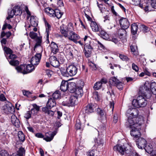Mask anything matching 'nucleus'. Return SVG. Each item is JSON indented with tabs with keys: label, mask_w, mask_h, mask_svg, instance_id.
<instances>
[{
	"label": "nucleus",
	"mask_w": 156,
	"mask_h": 156,
	"mask_svg": "<svg viewBox=\"0 0 156 156\" xmlns=\"http://www.w3.org/2000/svg\"><path fill=\"white\" fill-rule=\"evenodd\" d=\"M62 15V14L58 9H55L54 17H56L57 18L59 19L61 17Z\"/></svg>",
	"instance_id": "obj_44"
},
{
	"label": "nucleus",
	"mask_w": 156,
	"mask_h": 156,
	"mask_svg": "<svg viewBox=\"0 0 156 156\" xmlns=\"http://www.w3.org/2000/svg\"><path fill=\"white\" fill-rule=\"evenodd\" d=\"M93 48L89 44H85L84 47L85 50H93Z\"/></svg>",
	"instance_id": "obj_63"
},
{
	"label": "nucleus",
	"mask_w": 156,
	"mask_h": 156,
	"mask_svg": "<svg viewBox=\"0 0 156 156\" xmlns=\"http://www.w3.org/2000/svg\"><path fill=\"white\" fill-rule=\"evenodd\" d=\"M8 23H9V21H8V22H7L6 21H4V24L2 28V30H4L7 28L9 30H10L12 28V27L11 25Z\"/></svg>",
	"instance_id": "obj_38"
},
{
	"label": "nucleus",
	"mask_w": 156,
	"mask_h": 156,
	"mask_svg": "<svg viewBox=\"0 0 156 156\" xmlns=\"http://www.w3.org/2000/svg\"><path fill=\"white\" fill-rule=\"evenodd\" d=\"M66 99H65L62 103V105L64 106H66L69 107L71 106V105H69V104L68 105V104H70V103L71 102L69 97L67 98L66 97Z\"/></svg>",
	"instance_id": "obj_45"
},
{
	"label": "nucleus",
	"mask_w": 156,
	"mask_h": 156,
	"mask_svg": "<svg viewBox=\"0 0 156 156\" xmlns=\"http://www.w3.org/2000/svg\"><path fill=\"white\" fill-rule=\"evenodd\" d=\"M71 102L70 104H69L70 105H71V106H73L75 104V103L76 102L77 100V96H75L74 94L72 95L69 97ZM69 104L68 103V105Z\"/></svg>",
	"instance_id": "obj_31"
},
{
	"label": "nucleus",
	"mask_w": 156,
	"mask_h": 156,
	"mask_svg": "<svg viewBox=\"0 0 156 156\" xmlns=\"http://www.w3.org/2000/svg\"><path fill=\"white\" fill-rule=\"evenodd\" d=\"M10 64L13 66H16L19 64V62L17 60H11L9 61Z\"/></svg>",
	"instance_id": "obj_53"
},
{
	"label": "nucleus",
	"mask_w": 156,
	"mask_h": 156,
	"mask_svg": "<svg viewBox=\"0 0 156 156\" xmlns=\"http://www.w3.org/2000/svg\"><path fill=\"white\" fill-rule=\"evenodd\" d=\"M45 137L44 138V140L47 142L51 141L53 138L54 135L51 132H49L45 133Z\"/></svg>",
	"instance_id": "obj_19"
},
{
	"label": "nucleus",
	"mask_w": 156,
	"mask_h": 156,
	"mask_svg": "<svg viewBox=\"0 0 156 156\" xmlns=\"http://www.w3.org/2000/svg\"><path fill=\"white\" fill-rule=\"evenodd\" d=\"M0 156H10L6 151L2 150L0 151Z\"/></svg>",
	"instance_id": "obj_58"
},
{
	"label": "nucleus",
	"mask_w": 156,
	"mask_h": 156,
	"mask_svg": "<svg viewBox=\"0 0 156 156\" xmlns=\"http://www.w3.org/2000/svg\"><path fill=\"white\" fill-rule=\"evenodd\" d=\"M131 27V32L133 35H135L136 34L138 28V25L136 23L132 24Z\"/></svg>",
	"instance_id": "obj_30"
},
{
	"label": "nucleus",
	"mask_w": 156,
	"mask_h": 156,
	"mask_svg": "<svg viewBox=\"0 0 156 156\" xmlns=\"http://www.w3.org/2000/svg\"><path fill=\"white\" fill-rule=\"evenodd\" d=\"M18 136L20 141L22 142H24L25 138V136L23 133L21 131H19L18 133Z\"/></svg>",
	"instance_id": "obj_34"
},
{
	"label": "nucleus",
	"mask_w": 156,
	"mask_h": 156,
	"mask_svg": "<svg viewBox=\"0 0 156 156\" xmlns=\"http://www.w3.org/2000/svg\"><path fill=\"white\" fill-rule=\"evenodd\" d=\"M35 41L36 43L34 47V48L38 46H41V44L42 41V37H37L35 39Z\"/></svg>",
	"instance_id": "obj_41"
},
{
	"label": "nucleus",
	"mask_w": 156,
	"mask_h": 156,
	"mask_svg": "<svg viewBox=\"0 0 156 156\" xmlns=\"http://www.w3.org/2000/svg\"><path fill=\"white\" fill-rule=\"evenodd\" d=\"M119 80L115 76L112 77L109 80V82L112 85L114 86L119 82Z\"/></svg>",
	"instance_id": "obj_35"
},
{
	"label": "nucleus",
	"mask_w": 156,
	"mask_h": 156,
	"mask_svg": "<svg viewBox=\"0 0 156 156\" xmlns=\"http://www.w3.org/2000/svg\"><path fill=\"white\" fill-rule=\"evenodd\" d=\"M127 115L128 117L127 123L128 124V127H131L136 122L139 123L140 120H142L144 122L143 117L139 116V111L137 109L131 108L128 109L126 112Z\"/></svg>",
	"instance_id": "obj_1"
},
{
	"label": "nucleus",
	"mask_w": 156,
	"mask_h": 156,
	"mask_svg": "<svg viewBox=\"0 0 156 156\" xmlns=\"http://www.w3.org/2000/svg\"><path fill=\"white\" fill-rule=\"evenodd\" d=\"M69 83L66 81H62L60 89L63 92L66 91L68 90Z\"/></svg>",
	"instance_id": "obj_20"
},
{
	"label": "nucleus",
	"mask_w": 156,
	"mask_h": 156,
	"mask_svg": "<svg viewBox=\"0 0 156 156\" xmlns=\"http://www.w3.org/2000/svg\"><path fill=\"white\" fill-rule=\"evenodd\" d=\"M8 16L6 18V19L7 20H9L10 19L12 18L13 16L15 15V13L13 9L12 10H8Z\"/></svg>",
	"instance_id": "obj_42"
},
{
	"label": "nucleus",
	"mask_w": 156,
	"mask_h": 156,
	"mask_svg": "<svg viewBox=\"0 0 156 156\" xmlns=\"http://www.w3.org/2000/svg\"><path fill=\"white\" fill-rule=\"evenodd\" d=\"M94 96L95 99L99 101L100 100V97L98 95V92H95L94 94Z\"/></svg>",
	"instance_id": "obj_64"
},
{
	"label": "nucleus",
	"mask_w": 156,
	"mask_h": 156,
	"mask_svg": "<svg viewBox=\"0 0 156 156\" xmlns=\"http://www.w3.org/2000/svg\"><path fill=\"white\" fill-rule=\"evenodd\" d=\"M3 49L5 52L7 54H10L12 53V50L9 48L6 47H4L3 48Z\"/></svg>",
	"instance_id": "obj_55"
},
{
	"label": "nucleus",
	"mask_w": 156,
	"mask_h": 156,
	"mask_svg": "<svg viewBox=\"0 0 156 156\" xmlns=\"http://www.w3.org/2000/svg\"><path fill=\"white\" fill-rule=\"evenodd\" d=\"M51 109L47 107H43L42 108V111L45 114H47L50 118H52L54 114V112L51 110Z\"/></svg>",
	"instance_id": "obj_15"
},
{
	"label": "nucleus",
	"mask_w": 156,
	"mask_h": 156,
	"mask_svg": "<svg viewBox=\"0 0 156 156\" xmlns=\"http://www.w3.org/2000/svg\"><path fill=\"white\" fill-rule=\"evenodd\" d=\"M151 92L154 94H156V83L155 82L151 83Z\"/></svg>",
	"instance_id": "obj_47"
},
{
	"label": "nucleus",
	"mask_w": 156,
	"mask_h": 156,
	"mask_svg": "<svg viewBox=\"0 0 156 156\" xmlns=\"http://www.w3.org/2000/svg\"><path fill=\"white\" fill-rule=\"evenodd\" d=\"M60 31L63 36L65 37H68V31L65 30V29H61Z\"/></svg>",
	"instance_id": "obj_57"
},
{
	"label": "nucleus",
	"mask_w": 156,
	"mask_h": 156,
	"mask_svg": "<svg viewBox=\"0 0 156 156\" xmlns=\"http://www.w3.org/2000/svg\"><path fill=\"white\" fill-rule=\"evenodd\" d=\"M67 71L71 76L75 75L77 72V69L76 66L73 65H70L67 67Z\"/></svg>",
	"instance_id": "obj_11"
},
{
	"label": "nucleus",
	"mask_w": 156,
	"mask_h": 156,
	"mask_svg": "<svg viewBox=\"0 0 156 156\" xmlns=\"http://www.w3.org/2000/svg\"><path fill=\"white\" fill-rule=\"evenodd\" d=\"M50 64L55 67H58L59 66V63L56 58L54 56H51L49 58Z\"/></svg>",
	"instance_id": "obj_13"
},
{
	"label": "nucleus",
	"mask_w": 156,
	"mask_h": 156,
	"mask_svg": "<svg viewBox=\"0 0 156 156\" xmlns=\"http://www.w3.org/2000/svg\"><path fill=\"white\" fill-rule=\"evenodd\" d=\"M139 122V123L136 122L133 125L132 129L130 131L131 135L136 138L140 137L141 135L140 130L141 129L142 124L143 122L142 120H140Z\"/></svg>",
	"instance_id": "obj_3"
},
{
	"label": "nucleus",
	"mask_w": 156,
	"mask_h": 156,
	"mask_svg": "<svg viewBox=\"0 0 156 156\" xmlns=\"http://www.w3.org/2000/svg\"><path fill=\"white\" fill-rule=\"evenodd\" d=\"M101 86L102 84L101 82H97L94 84V88L95 90H98L101 88Z\"/></svg>",
	"instance_id": "obj_49"
},
{
	"label": "nucleus",
	"mask_w": 156,
	"mask_h": 156,
	"mask_svg": "<svg viewBox=\"0 0 156 156\" xmlns=\"http://www.w3.org/2000/svg\"><path fill=\"white\" fill-rule=\"evenodd\" d=\"M25 151L24 148L21 147L19 148L17 154L20 156H23L25 155Z\"/></svg>",
	"instance_id": "obj_46"
},
{
	"label": "nucleus",
	"mask_w": 156,
	"mask_h": 156,
	"mask_svg": "<svg viewBox=\"0 0 156 156\" xmlns=\"http://www.w3.org/2000/svg\"><path fill=\"white\" fill-rule=\"evenodd\" d=\"M121 29L126 30L130 26V23L128 20L125 18L122 17L119 21Z\"/></svg>",
	"instance_id": "obj_7"
},
{
	"label": "nucleus",
	"mask_w": 156,
	"mask_h": 156,
	"mask_svg": "<svg viewBox=\"0 0 156 156\" xmlns=\"http://www.w3.org/2000/svg\"><path fill=\"white\" fill-rule=\"evenodd\" d=\"M30 22L32 26L36 27L38 25V21L37 18L34 16H31L30 19Z\"/></svg>",
	"instance_id": "obj_24"
},
{
	"label": "nucleus",
	"mask_w": 156,
	"mask_h": 156,
	"mask_svg": "<svg viewBox=\"0 0 156 156\" xmlns=\"http://www.w3.org/2000/svg\"><path fill=\"white\" fill-rule=\"evenodd\" d=\"M101 37L105 40H108L109 39L108 34L104 31H101L100 32Z\"/></svg>",
	"instance_id": "obj_48"
},
{
	"label": "nucleus",
	"mask_w": 156,
	"mask_h": 156,
	"mask_svg": "<svg viewBox=\"0 0 156 156\" xmlns=\"http://www.w3.org/2000/svg\"><path fill=\"white\" fill-rule=\"evenodd\" d=\"M75 96H77V98L78 97H81L83 94V91L82 89L80 88H76V89L75 91Z\"/></svg>",
	"instance_id": "obj_33"
},
{
	"label": "nucleus",
	"mask_w": 156,
	"mask_h": 156,
	"mask_svg": "<svg viewBox=\"0 0 156 156\" xmlns=\"http://www.w3.org/2000/svg\"><path fill=\"white\" fill-rule=\"evenodd\" d=\"M68 37L69 40L73 41L76 44L77 43V40L80 38L78 35L72 31L69 32Z\"/></svg>",
	"instance_id": "obj_9"
},
{
	"label": "nucleus",
	"mask_w": 156,
	"mask_h": 156,
	"mask_svg": "<svg viewBox=\"0 0 156 156\" xmlns=\"http://www.w3.org/2000/svg\"><path fill=\"white\" fill-rule=\"evenodd\" d=\"M51 50V53L56 54L59 51V49L57 44L55 43L52 42L50 44Z\"/></svg>",
	"instance_id": "obj_16"
},
{
	"label": "nucleus",
	"mask_w": 156,
	"mask_h": 156,
	"mask_svg": "<svg viewBox=\"0 0 156 156\" xmlns=\"http://www.w3.org/2000/svg\"><path fill=\"white\" fill-rule=\"evenodd\" d=\"M56 105L55 100L52 98H50L48 100V101L47 103L46 106L49 109H51L54 106H55Z\"/></svg>",
	"instance_id": "obj_22"
},
{
	"label": "nucleus",
	"mask_w": 156,
	"mask_h": 156,
	"mask_svg": "<svg viewBox=\"0 0 156 156\" xmlns=\"http://www.w3.org/2000/svg\"><path fill=\"white\" fill-rule=\"evenodd\" d=\"M77 88L76 84L74 82L69 83L68 90L70 93H73Z\"/></svg>",
	"instance_id": "obj_18"
},
{
	"label": "nucleus",
	"mask_w": 156,
	"mask_h": 156,
	"mask_svg": "<svg viewBox=\"0 0 156 156\" xmlns=\"http://www.w3.org/2000/svg\"><path fill=\"white\" fill-rule=\"evenodd\" d=\"M144 89L146 91L144 92V95L147 98H149L151 96V83H150L148 82H145L144 85Z\"/></svg>",
	"instance_id": "obj_6"
},
{
	"label": "nucleus",
	"mask_w": 156,
	"mask_h": 156,
	"mask_svg": "<svg viewBox=\"0 0 156 156\" xmlns=\"http://www.w3.org/2000/svg\"><path fill=\"white\" fill-rule=\"evenodd\" d=\"M151 3L152 7L156 9V0H151Z\"/></svg>",
	"instance_id": "obj_62"
},
{
	"label": "nucleus",
	"mask_w": 156,
	"mask_h": 156,
	"mask_svg": "<svg viewBox=\"0 0 156 156\" xmlns=\"http://www.w3.org/2000/svg\"><path fill=\"white\" fill-rule=\"evenodd\" d=\"M60 96L61 94L60 92L58 90L55 91L52 95V98L55 100L58 99Z\"/></svg>",
	"instance_id": "obj_40"
},
{
	"label": "nucleus",
	"mask_w": 156,
	"mask_h": 156,
	"mask_svg": "<svg viewBox=\"0 0 156 156\" xmlns=\"http://www.w3.org/2000/svg\"><path fill=\"white\" fill-rule=\"evenodd\" d=\"M2 109L3 112L7 114H13L15 111L14 106L9 102L2 107Z\"/></svg>",
	"instance_id": "obj_5"
},
{
	"label": "nucleus",
	"mask_w": 156,
	"mask_h": 156,
	"mask_svg": "<svg viewBox=\"0 0 156 156\" xmlns=\"http://www.w3.org/2000/svg\"><path fill=\"white\" fill-rule=\"evenodd\" d=\"M115 86L118 89L120 90L122 89L123 87V83L122 82L119 81L117 84H116Z\"/></svg>",
	"instance_id": "obj_50"
},
{
	"label": "nucleus",
	"mask_w": 156,
	"mask_h": 156,
	"mask_svg": "<svg viewBox=\"0 0 156 156\" xmlns=\"http://www.w3.org/2000/svg\"><path fill=\"white\" fill-rule=\"evenodd\" d=\"M113 149L115 151H118L122 154H129L130 152V146L127 143L121 144H117L114 146Z\"/></svg>",
	"instance_id": "obj_4"
},
{
	"label": "nucleus",
	"mask_w": 156,
	"mask_h": 156,
	"mask_svg": "<svg viewBox=\"0 0 156 156\" xmlns=\"http://www.w3.org/2000/svg\"><path fill=\"white\" fill-rule=\"evenodd\" d=\"M26 65H21L20 66H17L16 69L18 71L24 74H27Z\"/></svg>",
	"instance_id": "obj_23"
},
{
	"label": "nucleus",
	"mask_w": 156,
	"mask_h": 156,
	"mask_svg": "<svg viewBox=\"0 0 156 156\" xmlns=\"http://www.w3.org/2000/svg\"><path fill=\"white\" fill-rule=\"evenodd\" d=\"M131 51L133 53V54L134 55H137L138 52L137 51V47L135 44H133L130 46Z\"/></svg>",
	"instance_id": "obj_32"
},
{
	"label": "nucleus",
	"mask_w": 156,
	"mask_h": 156,
	"mask_svg": "<svg viewBox=\"0 0 156 156\" xmlns=\"http://www.w3.org/2000/svg\"><path fill=\"white\" fill-rule=\"evenodd\" d=\"M146 99L142 96H138L136 99H134L132 101V104L137 108L144 107L147 104Z\"/></svg>",
	"instance_id": "obj_2"
},
{
	"label": "nucleus",
	"mask_w": 156,
	"mask_h": 156,
	"mask_svg": "<svg viewBox=\"0 0 156 156\" xmlns=\"http://www.w3.org/2000/svg\"><path fill=\"white\" fill-rule=\"evenodd\" d=\"M45 12L47 14L51 17H54L55 9L54 10L50 7H48L45 9Z\"/></svg>",
	"instance_id": "obj_25"
},
{
	"label": "nucleus",
	"mask_w": 156,
	"mask_h": 156,
	"mask_svg": "<svg viewBox=\"0 0 156 156\" xmlns=\"http://www.w3.org/2000/svg\"><path fill=\"white\" fill-rule=\"evenodd\" d=\"M85 55L86 57L88 58L91 55V53L92 50H85Z\"/></svg>",
	"instance_id": "obj_56"
},
{
	"label": "nucleus",
	"mask_w": 156,
	"mask_h": 156,
	"mask_svg": "<svg viewBox=\"0 0 156 156\" xmlns=\"http://www.w3.org/2000/svg\"><path fill=\"white\" fill-rule=\"evenodd\" d=\"M143 148V149H144L148 153H152L153 151V148L152 147V146L151 144H146L145 146Z\"/></svg>",
	"instance_id": "obj_29"
},
{
	"label": "nucleus",
	"mask_w": 156,
	"mask_h": 156,
	"mask_svg": "<svg viewBox=\"0 0 156 156\" xmlns=\"http://www.w3.org/2000/svg\"><path fill=\"white\" fill-rule=\"evenodd\" d=\"M27 74L32 72L35 69V66L31 64H28L26 66Z\"/></svg>",
	"instance_id": "obj_39"
},
{
	"label": "nucleus",
	"mask_w": 156,
	"mask_h": 156,
	"mask_svg": "<svg viewBox=\"0 0 156 156\" xmlns=\"http://www.w3.org/2000/svg\"><path fill=\"white\" fill-rule=\"evenodd\" d=\"M41 53H37L31 58L30 62L32 65L36 66L39 64L41 58Z\"/></svg>",
	"instance_id": "obj_8"
},
{
	"label": "nucleus",
	"mask_w": 156,
	"mask_h": 156,
	"mask_svg": "<svg viewBox=\"0 0 156 156\" xmlns=\"http://www.w3.org/2000/svg\"><path fill=\"white\" fill-rule=\"evenodd\" d=\"M119 57L122 60L125 61H128L129 58L126 56L122 54H120Z\"/></svg>",
	"instance_id": "obj_51"
},
{
	"label": "nucleus",
	"mask_w": 156,
	"mask_h": 156,
	"mask_svg": "<svg viewBox=\"0 0 156 156\" xmlns=\"http://www.w3.org/2000/svg\"><path fill=\"white\" fill-rule=\"evenodd\" d=\"M97 106L96 104L94 105L91 103L88 104L84 108L85 112L87 114H89L94 112Z\"/></svg>",
	"instance_id": "obj_10"
},
{
	"label": "nucleus",
	"mask_w": 156,
	"mask_h": 156,
	"mask_svg": "<svg viewBox=\"0 0 156 156\" xmlns=\"http://www.w3.org/2000/svg\"><path fill=\"white\" fill-rule=\"evenodd\" d=\"M31 112L30 111H27L24 117L26 119H29L31 117Z\"/></svg>",
	"instance_id": "obj_59"
},
{
	"label": "nucleus",
	"mask_w": 156,
	"mask_h": 156,
	"mask_svg": "<svg viewBox=\"0 0 156 156\" xmlns=\"http://www.w3.org/2000/svg\"><path fill=\"white\" fill-rule=\"evenodd\" d=\"M94 140L95 143L94 145L95 147H97V146L98 147H99L100 148L102 147L103 144V140L102 139H100L99 140H98L97 138H95L94 139Z\"/></svg>",
	"instance_id": "obj_28"
},
{
	"label": "nucleus",
	"mask_w": 156,
	"mask_h": 156,
	"mask_svg": "<svg viewBox=\"0 0 156 156\" xmlns=\"http://www.w3.org/2000/svg\"><path fill=\"white\" fill-rule=\"evenodd\" d=\"M12 9L15 13V15H20L22 14V12L20 5H16L13 7Z\"/></svg>",
	"instance_id": "obj_21"
},
{
	"label": "nucleus",
	"mask_w": 156,
	"mask_h": 156,
	"mask_svg": "<svg viewBox=\"0 0 156 156\" xmlns=\"http://www.w3.org/2000/svg\"><path fill=\"white\" fill-rule=\"evenodd\" d=\"M139 26L140 29L144 33H147L150 30L149 28L144 25L140 24Z\"/></svg>",
	"instance_id": "obj_36"
},
{
	"label": "nucleus",
	"mask_w": 156,
	"mask_h": 156,
	"mask_svg": "<svg viewBox=\"0 0 156 156\" xmlns=\"http://www.w3.org/2000/svg\"><path fill=\"white\" fill-rule=\"evenodd\" d=\"M45 24L46 27V33H47V38H48L49 35V30H50L51 26L46 21H45Z\"/></svg>",
	"instance_id": "obj_37"
},
{
	"label": "nucleus",
	"mask_w": 156,
	"mask_h": 156,
	"mask_svg": "<svg viewBox=\"0 0 156 156\" xmlns=\"http://www.w3.org/2000/svg\"><path fill=\"white\" fill-rule=\"evenodd\" d=\"M11 121L13 124L16 127H19L20 126V122L19 119L16 116L14 115H12L11 117Z\"/></svg>",
	"instance_id": "obj_17"
},
{
	"label": "nucleus",
	"mask_w": 156,
	"mask_h": 156,
	"mask_svg": "<svg viewBox=\"0 0 156 156\" xmlns=\"http://www.w3.org/2000/svg\"><path fill=\"white\" fill-rule=\"evenodd\" d=\"M126 33L127 32L125 29H120L118 31V34L120 39L124 38L126 36Z\"/></svg>",
	"instance_id": "obj_27"
},
{
	"label": "nucleus",
	"mask_w": 156,
	"mask_h": 156,
	"mask_svg": "<svg viewBox=\"0 0 156 156\" xmlns=\"http://www.w3.org/2000/svg\"><path fill=\"white\" fill-rule=\"evenodd\" d=\"M37 34L33 31L30 32L29 33V36L32 39H35L37 37Z\"/></svg>",
	"instance_id": "obj_52"
},
{
	"label": "nucleus",
	"mask_w": 156,
	"mask_h": 156,
	"mask_svg": "<svg viewBox=\"0 0 156 156\" xmlns=\"http://www.w3.org/2000/svg\"><path fill=\"white\" fill-rule=\"evenodd\" d=\"M97 4L98 8H99L100 10L101 11V12H103V11L104 10V9H105L104 7L103 9V5L101 4H99L98 2H97Z\"/></svg>",
	"instance_id": "obj_61"
},
{
	"label": "nucleus",
	"mask_w": 156,
	"mask_h": 156,
	"mask_svg": "<svg viewBox=\"0 0 156 156\" xmlns=\"http://www.w3.org/2000/svg\"><path fill=\"white\" fill-rule=\"evenodd\" d=\"M147 143V141L144 139L140 137L138 138L137 140L136 145L139 148L142 149Z\"/></svg>",
	"instance_id": "obj_12"
},
{
	"label": "nucleus",
	"mask_w": 156,
	"mask_h": 156,
	"mask_svg": "<svg viewBox=\"0 0 156 156\" xmlns=\"http://www.w3.org/2000/svg\"><path fill=\"white\" fill-rule=\"evenodd\" d=\"M33 108H32L31 110V111H33L34 109H35L37 112H38L40 110V107L38 106L36 104H34L32 105Z\"/></svg>",
	"instance_id": "obj_60"
},
{
	"label": "nucleus",
	"mask_w": 156,
	"mask_h": 156,
	"mask_svg": "<svg viewBox=\"0 0 156 156\" xmlns=\"http://www.w3.org/2000/svg\"><path fill=\"white\" fill-rule=\"evenodd\" d=\"M77 86L78 88H82L84 86V83L83 81L81 80H80L77 83Z\"/></svg>",
	"instance_id": "obj_54"
},
{
	"label": "nucleus",
	"mask_w": 156,
	"mask_h": 156,
	"mask_svg": "<svg viewBox=\"0 0 156 156\" xmlns=\"http://www.w3.org/2000/svg\"><path fill=\"white\" fill-rule=\"evenodd\" d=\"M90 27L93 31L96 32L99 31V28L95 22L92 21L90 24Z\"/></svg>",
	"instance_id": "obj_26"
},
{
	"label": "nucleus",
	"mask_w": 156,
	"mask_h": 156,
	"mask_svg": "<svg viewBox=\"0 0 156 156\" xmlns=\"http://www.w3.org/2000/svg\"><path fill=\"white\" fill-rule=\"evenodd\" d=\"M97 112L100 116L102 122H105L106 121V114L104 110L100 108H98L97 110Z\"/></svg>",
	"instance_id": "obj_14"
},
{
	"label": "nucleus",
	"mask_w": 156,
	"mask_h": 156,
	"mask_svg": "<svg viewBox=\"0 0 156 156\" xmlns=\"http://www.w3.org/2000/svg\"><path fill=\"white\" fill-rule=\"evenodd\" d=\"M60 70L61 74L63 76L67 77L69 76V74L67 71V67L66 69H65L63 68H61Z\"/></svg>",
	"instance_id": "obj_43"
}]
</instances>
